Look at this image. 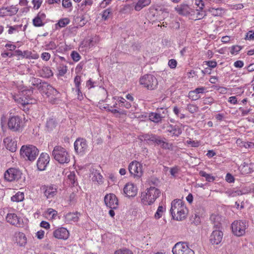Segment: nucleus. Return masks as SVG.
<instances>
[{"instance_id": "obj_1", "label": "nucleus", "mask_w": 254, "mask_h": 254, "mask_svg": "<svg viewBox=\"0 0 254 254\" xmlns=\"http://www.w3.org/2000/svg\"><path fill=\"white\" fill-rule=\"evenodd\" d=\"M161 190L154 186L147 188L141 193L140 199L141 203L145 205H151L159 197Z\"/></svg>"}, {"instance_id": "obj_2", "label": "nucleus", "mask_w": 254, "mask_h": 254, "mask_svg": "<svg viewBox=\"0 0 254 254\" xmlns=\"http://www.w3.org/2000/svg\"><path fill=\"white\" fill-rule=\"evenodd\" d=\"M170 212L174 219L181 221L186 218L187 209L182 200L175 199L171 203Z\"/></svg>"}, {"instance_id": "obj_3", "label": "nucleus", "mask_w": 254, "mask_h": 254, "mask_svg": "<svg viewBox=\"0 0 254 254\" xmlns=\"http://www.w3.org/2000/svg\"><path fill=\"white\" fill-rule=\"evenodd\" d=\"M32 92L30 90H24L18 94L14 95L13 99L19 104H20L23 110H28L30 105L36 103V100L31 97Z\"/></svg>"}, {"instance_id": "obj_4", "label": "nucleus", "mask_w": 254, "mask_h": 254, "mask_svg": "<svg viewBox=\"0 0 254 254\" xmlns=\"http://www.w3.org/2000/svg\"><path fill=\"white\" fill-rule=\"evenodd\" d=\"M54 158L60 164H67L70 160V156L66 149L61 146H55L52 151Z\"/></svg>"}, {"instance_id": "obj_5", "label": "nucleus", "mask_w": 254, "mask_h": 254, "mask_svg": "<svg viewBox=\"0 0 254 254\" xmlns=\"http://www.w3.org/2000/svg\"><path fill=\"white\" fill-rule=\"evenodd\" d=\"M21 172L16 168H11L8 169L4 174V178L8 182H12L13 181H18L19 179L20 180V185L24 186L26 185V178L25 177L22 178Z\"/></svg>"}, {"instance_id": "obj_6", "label": "nucleus", "mask_w": 254, "mask_h": 254, "mask_svg": "<svg viewBox=\"0 0 254 254\" xmlns=\"http://www.w3.org/2000/svg\"><path fill=\"white\" fill-rule=\"evenodd\" d=\"M39 154L38 149L32 145H23L20 149V154L25 159L33 161Z\"/></svg>"}, {"instance_id": "obj_7", "label": "nucleus", "mask_w": 254, "mask_h": 254, "mask_svg": "<svg viewBox=\"0 0 254 254\" xmlns=\"http://www.w3.org/2000/svg\"><path fill=\"white\" fill-rule=\"evenodd\" d=\"M139 83L148 90H153L157 88L158 82L155 76L152 74H145L140 78Z\"/></svg>"}, {"instance_id": "obj_8", "label": "nucleus", "mask_w": 254, "mask_h": 254, "mask_svg": "<svg viewBox=\"0 0 254 254\" xmlns=\"http://www.w3.org/2000/svg\"><path fill=\"white\" fill-rule=\"evenodd\" d=\"M247 226L246 222L244 221H235L231 225L233 234L239 237L245 234Z\"/></svg>"}, {"instance_id": "obj_9", "label": "nucleus", "mask_w": 254, "mask_h": 254, "mask_svg": "<svg viewBox=\"0 0 254 254\" xmlns=\"http://www.w3.org/2000/svg\"><path fill=\"white\" fill-rule=\"evenodd\" d=\"M173 254H194V252L185 242L176 243L172 249Z\"/></svg>"}, {"instance_id": "obj_10", "label": "nucleus", "mask_w": 254, "mask_h": 254, "mask_svg": "<svg viewBox=\"0 0 254 254\" xmlns=\"http://www.w3.org/2000/svg\"><path fill=\"white\" fill-rule=\"evenodd\" d=\"M130 174L134 177L139 178L143 174L142 165L136 161H132L128 165Z\"/></svg>"}, {"instance_id": "obj_11", "label": "nucleus", "mask_w": 254, "mask_h": 254, "mask_svg": "<svg viewBox=\"0 0 254 254\" xmlns=\"http://www.w3.org/2000/svg\"><path fill=\"white\" fill-rule=\"evenodd\" d=\"M8 128L13 131H19L23 127L21 119L18 116L10 117L7 123Z\"/></svg>"}, {"instance_id": "obj_12", "label": "nucleus", "mask_w": 254, "mask_h": 254, "mask_svg": "<svg viewBox=\"0 0 254 254\" xmlns=\"http://www.w3.org/2000/svg\"><path fill=\"white\" fill-rule=\"evenodd\" d=\"M167 110L166 109L161 108L158 109L157 112H153L149 114V119L154 123H159L162 119L165 117L167 115Z\"/></svg>"}, {"instance_id": "obj_13", "label": "nucleus", "mask_w": 254, "mask_h": 254, "mask_svg": "<svg viewBox=\"0 0 254 254\" xmlns=\"http://www.w3.org/2000/svg\"><path fill=\"white\" fill-rule=\"evenodd\" d=\"M223 237V233L220 229H214L209 237L210 242L212 245H218L221 242Z\"/></svg>"}, {"instance_id": "obj_14", "label": "nucleus", "mask_w": 254, "mask_h": 254, "mask_svg": "<svg viewBox=\"0 0 254 254\" xmlns=\"http://www.w3.org/2000/svg\"><path fill=\"white\" fill-rule=\"evenodd\" d=\"M75 151L78 154H83L87 151L88 145L83 138H78L74 143Z\"/></svg>"}, {"instance_id": "obj_15", "label": "nucleus", "mask_w": 254, "mask_h": 254, "mask_svg": "<svg viewBox=\"0 0 254 254\" xmlns=\"http://www.w3.org/2000/svg\"><path fill=\"white\" fill-rule=\"evenodd\" d=\"M104 201L106 205L111 209H116L118 206V200L114 194H107L104 197Z\"/></svg>"}, {"instance_id": "obj_16", "label": "nucleus", "mask_w": 254, "mask_h": 254, "mask_svg": "<svg viewBox=\"0 0 254 254\" xmlns=\"http://www.w3.org/2000/svg\"><path fill=\"white\" fill-rule=\"evenodd\" d=\"M50 161L49 155L46 153H42L38 159L37 162V168L40 171L46 169Z\"/></svg>"}, {"instance_id": "obj_17", "label": "nucleus", "mask_w": 254, "mask_h": 254, "mask_svg": "<svg viewBox=\"0 0 254 254\" xmlns=\"http://www.w3.org/2000/svg\"><path fill=\"white\" fill-rule=\"evenodd\" d=\"M100 39L99 36H95L90 39H86L82 42L80 48H85V50H89L94 47L100 41Z\"/></svg>"}, {"instance_id": "obj_18", "label": "nucleus", "mask_w": 254, "mask_h": 254, "mask_svg": "<svg viewBox=\"0 0 254 254\" xmlns=\"http://www.w3.org/2000/svg\"><path fill=\"white\" fill-rule=\"evenodd\" d=\"M53 234L55 238L64 240H67L69 236L68 231L64 227H60L55 229Z\"/></svg>"}, {"instance_id": "obj_19", "label": "nucleus", "mask_w": 254, "mask_h": 254, "mask_svg": "<svg viewBox=\"0 0 254 254\" xmlns=\"http://www.w3.org/2000/svg\"><path fill=\"white\" fill-rule=\"evenodd\" d=\"M12 241L20 247H24L27 243V238L24 233L17 232L12 237Z\"/></svg>"}, {"instance_id": "obj_20", "label": "nucleus", "mask_w": 254, "mask_h": 254, "mask_svg": "<svg viewBox=\"0 0 254 254\" xmlns=\"http://www.w3.org/2000/svg\"><path fill=\"white\" fill-rule=\"evenodd\" d=\"M124 192L128 197H134L137 194V188L134 184L128 183L124 188Z\"/></svg>"}, {"instance_id": "obj_21", "label": "nucleus", "mask_w": 254, "mask_h": 254, "mask_svg": "<svg viewBox=\"0 0 254 254\" xmlns=\"http://www.w3.org/2000/svg\"><path fill=\"white\" fill-rule=\"evenodd\" d=\"M44 194L47 198H52L57 193V187L56 186L51 185L43 187Z\"/></svg>"}, {"instance_id": "obj_22", "label": "nucleus", "mask_w": 254, "mask_h": 254, "mask_svg": "<svg viewBox=\"0 0 254 254\" xmlns=\"http://www.w3.org/2000/svg\"><path fill=\"white\" fill-rule=\"evenodd\" d=\"M6 148L11 152H14L17 149V141L11 137H7L3 140Z\"/></svg>"}, {"instance_id": "obj_23", "label": "nucleus", "mask_w": 254, "mask_h": 254, "mask_svg": "<svg viewBox=\"0 0 254 254\" xmlns=\"http://www.w3.org/2000/svg\"><path fill=\"white\" fill-rule=\"evenodd\" d=\"M175 10L179 14L184 15H190L191 16V12L192 11V9L186 4L177 5L175 7Z\"/></svg>"}, {"instance_id": "obj_24", "label": "nucleus", "mask_w": 254, "mask_h": 254, "mask_svg": "<svg viewBox=\"0 0 254 254\" xmlns=\"http://www.w3.org/2000/svg\"><path fill=\"white\" fill-rule=\"evenodd\" d=\"M46 18V14L42 12H39L36 16L33 19V24L35 27H41L44 25V20Z\"/></svg>"}, {"instance_id": "obj_25", "label": "nucleus", "mask_w": 254, "mask_h": 254, "mask_svg": "<svg viewBox=\"0 0 254 254\" xmlns=\"http://www.w3.org/2000/svg\"><path fill=\"white\" fill-rule=\"evenodd\" d=\"M182 128L178 126L169 125L167 127V131L172 136H179L182 132Z\"/></svg>"}, {"instance_id": "obj_26", "label": "nucleus", "mask_w": 254, "mask_h": 254, "mask_svg": "<svg viewBox=\"0 0 254 254\" xmlns=\"http://www.w3.org/2000/svg\"><path fill=\"white\" fill-rule=\"evenodd\" d=\"M210 219L213 224V229L221 228V222L222 217L219 214H213L211 215Z\"/></svg>"}, {"instance_id": "obj_27", "label": "nucleus", "mask_w": 254, "mask_h": 254, "mask_svg": "<svg viewBox=\"0 0 254 254\" xmlns=\"http://www.w3.org/2000/svg\"><path fill=\"white\" fill-rule=\"evenodd\" d=\"M81 77L79 75H76L74 79V83L75 85V91L78 95V99L81 100L82 96L81 91Z\"/></svg>"}, {"instance_id": "obj_28", "label": "nucleus", "mask_w": 254, "mask_h": 254, "mask_svg": "<svg viewBox=\"0 0 254 254\" xmlns=\"http://www.w3.org/2000/svg\"><path fill=\"white\" fill-rule=\"evenodd\" d=\"M80 213L78 212H69L65 215V221L67 223H72L78 221Z\"/></svg>"}, {"instance_id": "obj_29", "label": "nucleus", "mask_w": 254, "mask_h": 254, "mask_svg": "<svg viewBox=\"0 0 254 254\" xmlns=\"http://www.w3.org/2000/svg\"><path fill=\"white\" fill-rule=\"evenodd\" d=\"M151 2V0H138L134 3V8L136 11H140L143 8L148 6Z\"/></svg>"}, {"instance_id": "obj_30", "label": "nucleus", "mask_w": 254, "mask_h": 254, "mask_svg": "<svg viewBox=\"0 0 254 254\" xmlns=\"http://www.w3.org/2000/svg\"><path fill=\"white\" fill-rule=\"evenodd\" d=\"M90 177L93 182H96L98 184L103 182V177L99 171L93 169L91 171Z\"/></svg>"}, {"instance_id": "obj_31", "label": "nucleus", "mask_w": 254, "mask_h": 254, "mask_svg": "<svg viewBox=\"0 0 254 254\" xmlns=\"http://www.w3.org/2000/svg\"><path fill=\"white\" fill-rule=\"evenodd\" d=\"M113 99L114 100H116L120 104H121V107H125L126 109H129L131 107V105L130 102L127 101V100L122 97L114 96L113 97Z\"/></svg>"}, {"instance_id": "obj_32", "label": "nucleus", "mask_w": 254, "mask_h": 254, "mask_svg": "<svg viewBox=\"0 0 254 254\" xmlns=\"http://www.w3.org/2000/svg\"><path fill=\"white\" fill-rule=\"evenodd\" d=\"M6 220L8 223L13 225H17L19 223V219L15 213H8Z\"/></svg>"}, {"instance_id": "obj_33", "label": "nucleus", "mask_w": 254, "mask_h": 254, "mask_svg": "<svg viewBox=\"0 0 254 254\" xmlns=\"http://www.w3.org/2000/svg\"><path fill=\"white\" fill-rule=\"evenodd\" d=\"M191 16H193L192 18L196 19H201L205 16V12L203 9H192Z\"/></svg>"}, {"instance_id": "obj_34", "label": "nucleus", "mask_w": 254, "mask_h": 254, "mask_svg": "<svg viewBox=\"0 0 254 254\" xmlns=\"http://www.w3.org/2000/svg\"><path fill=\"white\" fill-rule=\"evenodd\" d=\"M41 76L45 78H49L53 75L51 69L48 66H43L40 71Z\"/></svg>"}, {"instance_id": "obj_35", "label": "nucleus", "mask_w": 254, "mask_h": 254, "mask_svg": "<svg viewBox=\"0 0 254 254\" xmlns=\"http://www.w3.org/2000/svg\"><path fill=\"white\" fill-rule=\"evenodd\" d=\"M165 210V206L163 204H160L154 214V218L156 219H159L163 215Z\"/></svg>"}, {"instance_id": "obj_36", "label": "nucleus", "mask_w": 254, "mask_h": 254, "mask_svg": "<svg viewBox=\"0 0 254 254\" xmlns=\"http://www.w3.org/2000/svg\"><path fill=\"white\" fill-rule=\"evenodd\" d=\"M43 87H46L47 91L46 94L48 96H50L51 95H53V96H56L59 93L58 91L51 85L46 83L45 86Z\"/></svg>"}, {"instance_id": "obj_37", "label": "nucleus", "mask_w": 254, "mask_h": 254, "mask_svg": "<svg viewBox=\"0 0 254 254\" xmlns=\"http://www.w3.org/2000/svg\"><path fill=\"white\" fill-rule=\"evenodd\" d=\"M24 199V194L22 192L18 191L11 197V200L13 202H21Z\"/></svg>"}, {"instance_id": "obj_38", "label": "nucleus", "mask_w": 254, "mask_h": 254, "mask_svg": "<svg viewBox=\"0 0 254 254\" xmlns=\"http://www.w3.org/2000/svg\"><path fill=\"white\" fill-rule=\"evenodd\" d=\"M7 12L9 16L15 15L18 11V8L16 5H11L9 6H5Z\"/></svg>"}, {"instance_id": "obj_39", "label": "nucleus", "mask_w": 254, "mask_h": 254, "mask_svg": "<svg viewBox=\"0 0 254 254\" xmlns=\"http://www.w3.org/2000/svg\"><path fill=\"white\" fill-rule=\"evenodd\" d=\"M46 215L51 219H55L58 215L57 211L53 208H48L45 212Z\"/></svg>"}, {"instance_id": "obj_40", "label": "nucleus", "mask_w": 254, "mask_h": 254, "mask_svg": "<svg viewBox=\"0 0 254 254\" xmlns=\"http://www.w3.org/2000/svg\"><path fill=\"white\" fill-rule=\"evenodd\" d=\"M58 76H63L67 71V66L64 64H60L58 67Z\"/></svg>"}, {"instance_id": "obj_41", "label": "nucleus", "mask_w": 254, "mask_h": 254, "mask_svg": "<svg viewBox=\"0 0 254 254\" xmlns=\"http://www.w3.org/2000/svg\"><path fill=\"white\" fill-rule=\"evenodd\" d=\"M199 174L200 176L204 177L206 181L208 182H212L215 180V177L212 176L211 174L206 173L203 171H200L199 172Z\"/></svg>"}, {"instance_id": "obj_42", "label": "nucleus", "mask_w": 254, "mask_h": 254, "mask_svg": "<svg viewBox=\"0 0 254 254\" xmlns=\"http://www.w3.org/2000/svg\"><path fill=\"white\" fill-rule=\"evenodd\" d=\"M57 123L54 119L50 118L47 121L46 127L49 130H52L56 127Z\"/></svg>"}, {"instance_id": "obj_43", "label": "nucleus", "mask_w": 254, "mask_h": 254, "mask_svg": "<svg viewBox=\"0 0 254 254\" xmlns=\"http://www.w3.org/2000/svg\"><path fill=\"white\" fill-rule=\"evenodd\" d=\"M155 135L152 134H145L140 136V139L141 140H144L149 143L150 141L153 142L154 139H155Z\"/></svg>"}, {"instance_id": "obj_44", "label": "nucleus", "mask_w": 254, "mask_h": 254, "mask_svg": "<svg viewBox=\"0 0 254 254\" xmlns=\"http://www.w3.org/2000/svg\"><path fill=\"white\" fill-rule=\"evenodd\" d=\"M8 27V33L9 34H12L20 31L21 29L22 25L10 26Z\"/></svg>"}, {"instance_id": "obj_45", "label": "nucleus", "mask_w": 254, "mask_h": 254, "mask_svg": "<svg viewBox=\"0 0 254 254\" xmlns=\"http://www.w3.org/2000/svg\"><path fill=\"white\" fill-rule=\"evenodd\" d=\"M92 0H83L80 5V8L82 11H85L86 6H91L93 4Z\"/></svg>"}, {"instance_id": "obj_46", "label": "nucleus", "mask_w": 254, "mask_h": 254, "mask_svg": "<svg viewBox=\"0 0 254 254\" xmlns=\"http://www.w3.org/2000/svg\"><path fill=\"white\" fill-rule=\"evenodd\" d=\"M62 6L64 8L71 11L72 9V4L71 0H62Z\"/></svg>"}, {"instance_id": "obj_47", "label": "nucleus", "mask_w": 254, "mask_h": 254, "mask_svg": "<svg viewBox=\"0 0 254 254\" xmlns=\"http://www.w3.org/2000/svg\"><path fill=\"white\" fill-rule=\"evenodd\" d=\"M75 174L74 172H70L67 176V180L72 185H75L76 184V179Z\"/></svg>"}, {"instance_id": "obj_48", "label": "nucleus", "mask_w": 254, "mask_h": 254, "mask_svg": "<svg viewBox=\"0 0 254 254\" xmlns=\"http://www.w3.org/2000/svg\"><path fill=\"white\" fill-rule=\"evenodd\" d=\"M69 19L68 18H64L60 19L57 25H58L60 28L64 27L66 25L69 24Z\"/></svg>"}, {"instance_id": "obj_49", "label": "nucleus", "mask_w": 254, "mask_h": 254, "mask_svg": "<svg viewBox=\"0 0 254 254\" xmlns=\"http://www.w3.org/2000/svg\"><path fill=\"white\" fill-rule=\"evenodd\" d=\"M240 169L243 174L250 173L252 171L250 166L245 163L240 167Z\"/></svg>"}, {"instance_id": "obj_50", "label": "nucleus", "mask_w": 254, "mask_h": 254, "mask_svg": "<svg viewBox=\"0 0 254 254\" xmlns=\"http://www.w3.org/2000/svg\"><path fill=\"white\" fill-rule=\"evenodd\" d=\"M108 111L115 115L118 114L119 115H127V111L125 110H118L116 109H112V107L110 106Z\"/></svg>"}, {"instance_id": "obj_51", "label": "nucleus", "mask_w": 254, "mask_h": 254, "mask_svg": "<svg viewBox=\"0 0 254 254\" xmlns=\"http://www.w3.org/2000/svg\"><path fill=\"white\" fill-rule=\"evenodd\" d=\"M160 145L162 148L164 149H172L173 148V144L165 141V139L162 140Z\"/></svg>"}, {"instance_id": "obj_52", "label": "nucleus", "mask_w": 254, "mask_h": 254, "mask_svg": "<svg viewBox=\"0 0 254 254\" xmlns=\"http://www.w3.org/2000/svg\"><path fill=\"white\" fill-rule=\"evenodd\" d=\"M111 13V10L110 8H107L104 10L102 14V18L103 19L106 20H107L109 17L110 14Z\"/></svg>"}, {"instance_id": "obj_53", "label": "nucleus", "mask_w": 254, "mask_h": 254, "mask_svg": "<svg viewBox=\"0 0 254 254\" xmlns=\"http://www.w3.org/2000/svg\"><path fill=\"white\" fill-rule=\"evenodd\" d=\"M180 169V168L178 166H175L170 169V173L172 176L173 177H176L177 174H178Z\"/></svg>"}, {"instance_id": "obj_54", "label": "nucleus", "mask_w": 254, "mask_h": 254, "mask_svg": "<svg viewBox=\"0 0 254 254\" xmlns=\"http://www.w3.org/2000/svg\"><path fill=\"white\" fill-rule=\"evenodd\" d=\"M204 64L211 68H215L217 65V62L214 60L204 61Z\"/></svg>"}, {"instance_id": "obj_55", "label": "nucleus", "mask_w": 254, "mask_h": 254, "mask_svg": "<svg viewBox=\"0 0 254 254\" xmlns=\"http://www.w3.org/2000/svg\"><path fill=\"white\" fill-rule=\"evenodd\" d=\"M187 109L190 113H194L197 111L198 108L196 106L191 104L188 105Z\"/></svg>"}, {"instance_id": "obj_56", "label": "nucleus", "mask_w": 254, "mask_h": 254, "mask_svg": "<svg viewBox=\"0 0 254 254\" xmlns=\"http://www.w3.org/2000/svg\"><path fill=\"white\" fill-rule=\"evenodd\" d=\"M194 4L196 6V9H203L204 7V3L202 0H195Z\"/></svg>"}, {"instance_id": "obj_57", "label": "nucleus", "mask_w": 254, "mask_h": 254, "mask_svg": "<svg viewBox=\"0 0 254 254\" xmlns=\"http://www.w3.org/2000/svg\"><path fill=\"white\" fill-rule=\"evenodd\" d=\"M114 254H133V253L128 249L119 250L115 252Z\"/></svg>"}, {"instance_id": "obj_58", "label": "nucleus", "mask_w": 254, "mask_h": 254, "mask_svg": "<svg viewBox=\"0 0 254 254\" xmlns=\"http://www.w3.org/2000/svg\"><path fill=\"white\" fill-rule=\"evenodd\" d=\"M253 189L250 186H246L243 188L241 190H240L241 191V195L248 193L251 192Z\"/></svg>"}, {"instance_id": "obj_59", "label": "nucleus", "mask_w": 254, "mask_h": 254, "mask_svg": "<svg viewBox=\"0 0 254 254\" xmlns=\"http://www.w3.org/2000/svg\"><path fill=\"white\" fill-rule=\"evenodd\" d=\"M57 47V46L56 44L53 41L50 42L49 44L46 45V48L48 50H55Z\"/></svg>"}, {"instance_id": "obj_60", "label": "nucleus", "mask_w": 254, "mask_h": 254, "mask_svg": "<svg viewBox=\"0 0 254 254\" xmlns=\"http://www.w3.org/2000/svg\"><path fill=\"white\" fill-rule=\"evenodd\" d=\"M245 39L249 41L254 40V31L251 30L247 33L245 36Z\"/></svg>"}, {"instance_id": "obj_61", "label": "nucleus", "mask_w": 254, "mask_h": 254, "mask_svg": "<svg viewBox=\"0 0 254 254\" xmlns=\"http://www.w3.org/2000/svg\"><path fill=\"white\" fill-rule=\"evenodd\" d=\"M205 90L204 87H200L195 89L194 90L191 91V94H196L198 95L199 93H203Z\"/></svg>"}, {"instance_id": "obj_62", "label": "nucleus", "mask_w": 254, "mask_h": 254, "mask_svg": "<svg viewBox=\"0 0 254 254\" xmlns=\"http://www.w3.org/2000/svg\"><path fill=\"white\" fill-rule=\"evenodd\" d=\"M71 57L72 60L75 62H78L80 59V56L79 54L75 51H73L71 54Z\"/></svg>"}, {"instance_id": "obj_63", "label": "nucleus", "mask_w": 254, "mask_h": 254, "mask_svg": "<svg viewBox=\"0 0 254 254\" xmlns=\"http://www.w3.org/2000/svg\"><path fill=\"white\" fill-rule=\"evenodd\" d=\"M168 64L171 68L174 69L177 66V62L175 59H171L169 61Z\"/></svg>"}, {"instance_id": "obj_64", "label": "nucleus", "mask_w": 254, "mask_h": 254, "mask_svg": "<svg viewBox=\"0 0 254 254\" xmlns=\"http://www.w3.org/2000/svg\"><path fill=\"white\" fill-rule=\"evenodd\" d=\"M99 108L101 110H106L108 111L110 106L109 104H106L104 102H99L98 104Z\"/></svg>"}]
</instances>
